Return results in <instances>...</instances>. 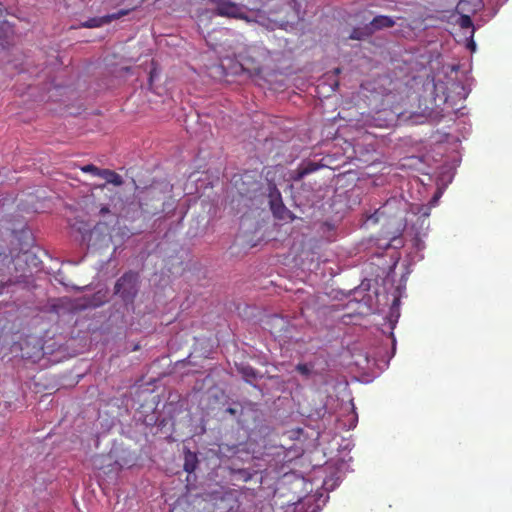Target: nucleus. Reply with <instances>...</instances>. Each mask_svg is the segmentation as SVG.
I'll return each instance as SVG.
<instances>
[{
  "mask_svg": "<svg viewBox=\"0 0 512 512\" xmlns=\"http://www.w3.org/2000/svg\"><path fill=\"white\" fill-rule=\"evenodd\" d=\"M461 66H438L428 76L425 83V91H429L431 100L437 108L458 109V104L465 100L470 89L462 78L466 76L460 71Z\"/></svg>",
  "mask_w": 512,
  "mask_h": 512,
  "instance_id": "1",
  "label": "nucleus"
},
{
  "mask_svg": "<svg viewBox=\"0 0 512 512\" xmlns=\"http://www.w3.org/2000/svg\"><path fill=\"white\" fill-rule=\"evenodd\" d=\"M139 274L134 271L124 273L115 283V294L124 301H132L138 291Z\"/></svg>",
  "mask_w": 512,
  "mask_h": 512,
  "instance_id": "2",
  "label": "nucleus"
},
{
  "mask_svg": "<svg viewBox=\"0 0 512 512\" xmlns=\"http://www.w3.org/2000/svg\"><path fill=\"white\" fill-rule=\"evenodd\" d=\"M206 68L210 76L219 79L226 78L230 73L248 78H253L261 73L260 66H255L252 70L246 66H206Z\"/></svg>",
  "mask_w": 512,
  "mask_h": 512,
  "instance_id": "3",
  "label": "nucleus"
},
{
  "mask_svg": "<svg viewBox=\"0 0 512 512\" xmlns=\"http://www.w3.org/2000/svg\"><path fill=\"white\" fill-rule=\"evenodd\" d=\"M211 2L215 5L213 13L218 16L250 21L244 12L245 7L241 4H237L230 0H211Z\"/></svg>",
  "mask_w": 512,
  "mask_h": 512,
  "instance_id": "4",
  "label": "nucleus"
},
{
  "mask_svg": "<svg viewBox=\"0 0 512 512\" xmlns=\"http://www.w3.org/2000/svg\"><path fill=\"white\" fill-rule=\"evenodd\" d=\"M239 501L231 492H226L213 497L211 512H237Z\"/></svg>",
  "mask_w": 512,
  "mask_h": 512,
  "instance_id": "5",
  "label": "nucleus"
},
{
  "mask_svg": "<svg viewBox=\"0 0 512 512\" xmlns=\"http://www.w3.org/2000/svg\"><path fill=\"white\" fill-rule=\"evenodd\" d=\"M326 167L321 162H315L312 160H303L297 168L293 169L289 173V179L293 182H299L306 176L317 172L318 170Z\"/></svg>",
  "mask_w": 512,
  "mask_h": 512,
  "instance_id": "6",
  "label": "nucleus"
},
{
  "mask_svg": "<svg viewBox=\"0 0 512 512\" xmlns=\"http://www.w3.org/2000/svg\"><path fill=\"white\" fill-rule=\"evenodd\" d=\"M268 198H269L270 209H271L273 215L278 219H285L286 214H288L289 211L287 210V208L285 207V205L283 203L280 191L278 190L276 185L273 183L269 184Z\"/></svg>",
  "mask_w": 512,
  "mask_h": 512,
  "instance_id": "7",
  "label": "nucleus"
},
{
  "mask_svg": "<svg viewBox=\"0 0 512 512\" xmlns=\"http://www.w3.org/2000/svg\"><path fill=\"white\" fill-rule=\"evenodd\" d=\"M369 27L372 31V34L376 31L382 30L384 28H390L395 25V21L392 17L386 15H378L373 18L369 23Z\"/></svg>",
  "mask_w": 512,
  "mask_h": 512,
  "instance_id": "8",
  "label": "nucleus"
},
{
  "mask_svg": "<svg viewBox=\"0 0 512 512\" xmlns=\"http://www.w3.org/2000/svg\"><path fill=\"white\" fill-rule=\"evenodd\" d=\"M237 370L247 383H252L260 378V373L250 365L241 364L237 366Z\"/></svg>",
  "mask_w": 512,
  "mask_h": 512,
  "instance_id": "9",
  "label": "nucleus"
},
{
  "mask_svg": "<svg viewBox=\"0 0 512 512\" xmlns=\"http://www.w3.org/2000/svg\"><path fill=\"white\" fill-rule=\"evenodd\" d=\"M466 5H467V1L461 0L456 7L458 13H460V18H459L458 24L463 29L472 28V30H474L473 22H472L470 16L462 13V12L466 11V8H465Z\"/></svg>",
  "mask_w": 512,
  "mask_h": 512,
  "instance_id": "10",
  "label": "nucleus"
},
{
  "mask_svg": "<svg viewBox=\"0 0 512 512\" xmlns=\"http://www.w3.org/2000/svg\"><path fill=\"white\" fill-rule=\"evenodd\" d=\"M98 177L105 179L107 183L113 184L115 186H121L123 184L122 177L110 169H101Z\"/></svg>",
  "mask_w": 512,
  "mask_h": 512,
  "instance_id": "11",
  "label": "nucleus"
},
{
  "mask_svg": "<svg viewBox=\"0 0 512 512\" xmlns=\"http://www.w3.org/2000/svg\"><path fill=\"white\" fill-rule=\"evenodd\" d=\"M371 35L372 31L369 27V24H366L363 27L354 28L349 38L353 40H364L370 37Z\"/></svg>",
  "mask_w": 512,
  "mask_h": 512,
  "instance_id": "12",
  "label": "nucleus"
},
{
  "mask_svg": "<svg viewBox=\"0 0 512 512\" xmlns=\"http://www.w3.org/2000/svg\"><path fill=\"white\" fill-rule=\"evenodd\" d=\"M107 24H109V19L105 15V16H102V17L90 18V19L86 20L85 22H82L80 24V26L84 27V28H97V27H101V26H104V25H107Z\"/></svg>",
  "mask_w": 512,
  "mask_h": 512,
  "instance_id": "13",
  "label": "nucleus"
},
{
  "mask_svg": "<svg viewBox=\"0 0 512 512\" xmlns=\"http://www.w3.org/2000/svg\"><path fill=\"white\" fill-rule=\"evenodd\" d=\"M313 364L311 363H299L296 365V371L305 377H309L313 370Z\"/></svg>",
  "mask_w": 512,
  "mask_h": 512,
  "instance_id": "14",
  "label": "nucleus"
},
{
  "mask_svg": "<svg viewBox=\"0 0 512 512\" xmlns=\"http://www.w3.org/2000/svg\"><path fill=\"white\" fill-rule=\"evenodd\" d=\"M195 459H196V456L194 454L189 453L188 455H186L185 463H184V470L186 472L191 473L195 470V468H196Z\"/></svg>",
  "mask_w": 512,
  "mask_h": 512,
  "instance_id": "15",
  "label": "nucleus"
},
{
  "mask_svg": "<svg viewBox=\"0 0 512 512\" xmlns=\"http://www.w3.org/2000/svg\"><path fill=\"white\" fill-rule=\"evenodd\" d=\"M81 170L84 173H91L94 176H98L101 169L93 164H88V165L81 167Z\"/></svg>",
  "mask_w": 512,
  "mask_h": 512,
  "instance_id": "16",
  "label": "nucleus"
},
{
  "mask_svg": "<svg viewBox=\"0 0 512 512\" xmlns=\"http://www.w3.org/2000/svg\"><path fill=\"white\" fill-rule=\"evenodd\" d=\"M130 10H126V9H122V10H119L118 12H115V13H112V14H108L106 15L109 19V23H111L113 20H117L125 15H127L129 13Z\"/></svg>",
  "mask_w": 512,
  "mask_h": 512,
  "instance_id": "17",
  "label": "nucleus"
},
{
  "mask_svg": "<svg viewBox=\"0 0 512 512\" xmlns=\"http://www.w3.org/2000/svg\"><path fill=\"white\" fill-rule=\"evenodd\" d=\"M157 76H158V68H157V66H153V68L149 72V85H150V87L153 86L154 81H155Z\"/></svg>",
  "mask_w": 512,
  "mask_h": 512,
  "instance_id": "18",
  "label": "nucleus"
},
{
  "mask_svg": "<svg viewBox=\"0 0 512 512\" xmlns=\"http://www.w3.org/2000/svg\"><path fill=\"white\" fill-rule=\"evenodd\" d=\"M107 214H109V215L111 214L109 207L107 205L101 206V208L99 210V215L105 217V215H107Z\"/></svg>",
  "mask_w": 512,
  "mask_h": 512,
  "instance_id": "19",
  "label": "nucleus"
},
{
  "mask_svg": "<svg viewBox=\"0 0 512 512\" xmlns=\"http://www.w3.org/2000/svg\"><path fill=\"white\" fill-rule=\"evenodd\" d=\"M226 412H227V413H229V414H230V415H232V416H235V415L237 414V409L232 408V407H228V408L226 409Z\"/></svg>",
  "mask_w": 512,
  "mask_h": 512,
  "instance_id": "20",
  "label": "nucleus"
},
{
  "mask_svg": "<svg viewBox=\"0 0 512 512\" xmlns=\"http://www.w3.org/2000/svg\"><path fill=\"white\" fill-rule=\"evenodd\" d=\"M334 72H335V74H339V73H341V69L339 67H336Z\"/></svg>",
  "mask_w": 512,
  "mask_h": 512,
  "instance_id": "21",
  "label": "nucleus"
},
{
  "mask_svg": "<svg viewBox=\"0 0 512 512\" xmlns=\"http://www.w3.org/2000/svg\"><path fill=\"white\" fill-rule=\"evenodd\" d=\"M125 71H126V72H128V71H129V67H128V66H126V67H125Z\"/></svg>",
  "mask_w": 512,
  "mask_h": 512,
  "instance_id": "22",
  "label": "nucleus"
}]
</instances>
